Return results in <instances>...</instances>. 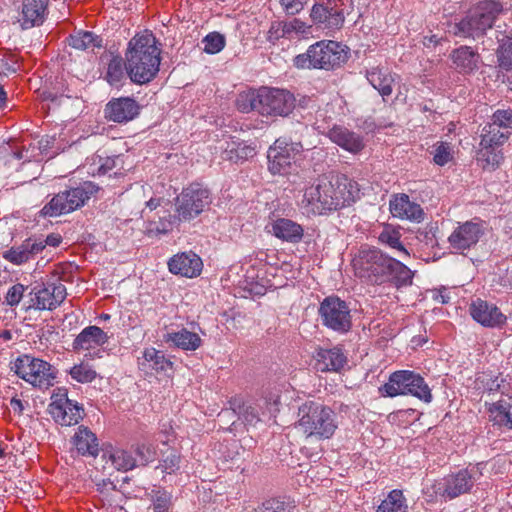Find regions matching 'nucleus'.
I'll list each match as a JSON object with an SVG mask.
<instances>
[{
    "label": "nucleus",
    "mask_w": 512,
    "mask_h": 512,
    "mask_svg": "<svg viewBox=\"0 0 512 512\" xmlns=\"http://www.w3.org/2000/svg\"><path fill=\"white\" fill-rule=\"evenodd\" d=\"M355 275L374 285L392 283L396 287L412 283V271L401 261L376 247L361 246L352 260Z\"/></svg>",
    "instance_id": "f257e3e1"
},
{
    "label": "nucleus",
    "mask_w": 512,
    "mask_h": 512,
    "mask_svg": "<svg viewBox=\"0 0 512 512\" xmlns=\"http://www.w3.org/2000/svg\"><path fill=\"white\" fill-rule=\"evenodd\" d=\"M358 192L357 183L345 175L322 178L316 185L306 188L302 208L307 214L326 215L349 206Z\"/></svg>",
    "instance_id": "f03ea898"
},
{
    "label": "nucleus",
    "mask_w": 512,
    "mask_h": 512,
    "mask_svg": "<svg viewBox=\"0 0 512 512\" xmlns=\"http://www.w3.org/2000/svg\"><path fill=\"white\" fill-rule=\"evenodd\" d=\"M152 33L134 36L126 52V71L132 82L147 84L159 72L160 49Z\"/></svg>",
    "instance_id": "7ed1b4c3"
},
{
    "label": "nucleus",
    "mask_w": 512,
    "mask_h": 512,
    "mask_svg": "<svg viewBox=\"0 0 512 512\" xmlns=\"http://www.w3.org/2000/svg\"><path fill=\"white\" fill-rule=\"evenodd\" d=\"M297 428L307 438L330 439L338 428L336 412L319 401L309 400L298 408Z\"/></svg>",
    "instance_id": "20e7f679"
},
{
    "label": "nucleus",
    "mask_w": 512,
    "mask_h": 512,
    "mask_svg": "<svg viewBox=\"0 0 512 512\" xmlns=\"http://www.w3.org/2000/svg\"><path fill=\"white\" fill-rule=\"evenodd\" d=\"M503 11L501 3L494 0L479 2L459 21L450 23L448 32L461 38H483Z\"/></svg>",
    "instance_id": "39448f33"
},
{
    "label": "nucleus",
    "mask_w": 512,
    "mask_h": 512,
    "mask_svg": "<svg viewBox=\"0 0 512 512\" xmlns=\"http://www.w3.org/2000/svg\"><path fill=\"white\" fill-rule=\"evenodd\" d=\"M348 60V48L333 40H321L297 55L293 64L298 69L334 70Z\"/></svg>",
    "instance_id": "423d86ee"
},
{
    "label": "nucleus",
    "mask_w": 512,
    "mask_h": 512,
    "mask_svg": "<svg viewBox=\"0 0 512 512\" xmlns=\"http://www.w3.org/2000/svg\"><path fill=\"white\" fill-rule=\"evenodd\" d=\"M99 189L95 183L84 181L75 187L60 191L41 209L40 214L44 217H57L71 213L83 207Z\"/></svg>",
    "instance_id": "0eeeda50"
},
{
    "label": "nucleus",
    "mask_w": 512,
    "mask_h": 512,
    "mask_svg": "<svg viewBox=\"0 0 512 512\" xmlns=\"http://www.w3.org/2000/svg\"><path fill=\"white\" fill-rule=\"evenodd\" d=\"M482 463L469 465L457 472L450 473L435 481L433 490L436 495L452 500L463 494L470 493L475 483L482 477Z\"/></svg>",
    "instance_id": "6e6552de"
},
{
    "label": "nucleus",
    "mask_w": 512,
    "mask_h": 512,
    "mask_svg": "<svg viewBox=\"0 0 512 512\" xmlns=\"http://www.w3.org/2000/svg\"><path fill=\"white\" fill-rule=\"evenodd\" d=\"M381 391L389 397L412 395L425 403H430L432 400L431 390L424 378L409 370L393 372Z\"/></svg>",
    "instance_id": "1a4fd4ad"
},
{
    "label": "nucleus",
    "mask_w": 512,
    "mask_h": 512,
    "mask_svg": "<svg viewBox=\"0 0 512 512\" xmlns=\"http://www.w3.org/2000/svg\"><path fill=\"white\" fill-rule=\"evenodd\" d=\"M212 202L210 191L201 184L193 183L175 199V213L182 222L191 221L199 216Z\"/></svg>",
    "instance_id": "9d476101"
},
{
    "label": "nucleus",
    "mask_w": 512,
    "mask_h": 512,
    "mask_svg": "<svg viewBox=\"0 0 512 512\" xmlns=\"http://www.w3.org/2000/svg\"><path fill=\"white\" fill-rule=\"evenodd\" d=\"M318 313L322 325L339 334L352 327V315L348 304L337 296H328L320 303Z\"/></svg>",
    "instance_id": "9b49d317"
},
{
    "label": "nucleus",
    "mask_w": 512,
    "mask_h": 512,
    "mask_svg": "<svg viewBox=\"0 0 512 512\" xmlns=\"http://www.w3.org/2000/svg\"><path fill=\"white\" fill-rule=\"evenodd\" d=\"M14 369L19 377L39 388H48L55 379V373L48 362L29 355L18 357Z\"/></svg>",
    "instance_id": "f8f14e48"
},
{
    "label": "nucleus",
    "mask_w": 512,
    "mask_h": 512,
    "mask_svg": "<svg viewBox=\"0 0 512 512\" xmlns=\"http://www.w3.org/2000/svg\"><path fill=\"white\" fill-rule=\"evenodd\" d=\"M303 150L300 142H287L286 139H277L268 150V168L272 174H288L296 156Z\"/></svg>",
    "instance_id": "ddd939ff"
},
{
    "label": "nucleus",
    "mask_w": 512,
    "mask_h": 512,
    "mask_svg": "<svg viewBox=\"0 0 512 512\" xmlns=\"http://www.w3.org/2000/svg\"><path fill=\"white\" fill-rule=\"evenodd\" d=\"M260 114L263 116H288L295 107V98L287 90L277 88L260 89Z\"/></svg>",
    "instance_id": "4468645a"
},
{
    "label": "nucleus",
    "mask_w": 512,
    "mask_h": 512,
    "mask_svg": "<svg viewBox=\"0 0 512 512\" xmlns=\"http://www.w3.org/2000/svg\"><path fill=\"white\" fill-rule=\"evenodd\" d=\"M344 3L341 0H325L313 5L312 21L325 29H340L344 24Z\"/></svg>",
    "instance_id": "2eb2a0df"
},
{
    "label": "nucleus",
    "mask_w": 512,
    "mask_h": 512,
    "mask_svg": "<svg viewBox=\"0 0 512 512\" xmlns=\"http://www.w3.org/2000/svg\"><path fill=\"white\" fill-rule=\"evenodd\" d=\"M483 235L484 227L481 223L466 221L453 230L448 242L452 250L464 254L466 250L474 247Z\"/></svg>",
    "instance_id": "dca6fc26"
},
{
    "label": "nucleus",
    "mask_w": 512,
    "mask_h": 512,
    "mask_svg": "<svg viewBox=\"0 0 512 512\" xmlns=\"http://www.w3.org/2000/svg\"><path fill=\"white\" fill-rule=\"evenodd\" d=\"M141 111L140 104L131 97L112 98L105 105L104 116L108 121L124 124L134 120Z\"/></svg>",
    "instance_id": "f3484780"
},
{
    "label": "nucleus",
    "mask_w": 512,
    "mask_h": 512,
    "mask_svg": "<svg viewBox=\"0 0 512 512\" xmlns=\"http://www.w3.org/2000/svg\"><path fill=\"white\" fill-rule=\"evenodd\" d=\"M469 312L477 323L488 328H500L507 321V317L495 304L480 298L472 301Z\"/></svg>",
    "instance_id": "a211bd4d"
},
{
    "label": "nucleus",
    "mask_w": 512,
    "mask_h": 512,
    "mask_svg": "<svg viewBox=\"0 0 512 512\" xmlns=\"http://www.w3.org/2000/svg\"><path fill=\"white\" fill-rule=\"evenodd\" d=\"M43 252L42 242L37 236H31L25 239L21 244L14 245L4 251L2 256L8 262L14 265H22Z\"/></svg>",
    "instance_id": "6ab92c4d"
},
{
    "label": "nucleus",
    "mask_w": 512,
    "mask_h": 512,
    "mask_svg": "<svg viewBox=\"0 0 512 512\" xmlns=\"http://www.w3.org/2000/svg\"><path fill=\"white\" fill-rule=\"evenodd\" d=\"M49 2L50 0H23L19 19L22 29L42 25L49 13Z\"/></svg>",
    "instance_id": "aec40b11"
},
{
    "label": "nucleus",
    "mask_w": 512,
    "mask_h": 512,
    "mask_svg": "<svg viewBox=\"0 0 512 512\" xmlns=\"http://www.w3.org/2000/svg\"><path fill=\"white\" fill-rule=\"evenodd\" d=\"M66 287L60 282L48 283L35 292L33 307L38 310H54L66 298Z\"/></svg>",
    "instance_id": "412c9836"
},
{
    "label": "nucleus",
    "mask_w": 512,
    "mask_h": 512,
    "mask_svg": "<svg viewBox=\"0 0 512 512\" xmlns=\"http://www.w3.org/2000/svg\"><path fill=\"white\" fill-rule=\"evenodd\" d=\"M169 271L187 278L198 276L203 267L201 258L195 253H180L174 255L168 262Z\"/></svg>",
    "instance_id": "4be33fe9"
},
{
    "label": "nucleus",
    "mask_w": 512,
    "mask_h": 512,
    "mask_svg": "<svg viewBox=\"0 0 512 512\" xmlns=\"http://www.w3.org/2000/svg\"><path fill=\"white\" fill-rule=\"evenodd\" d=\"M315 368L320 372H339L347 364V357L339 347L320 348L315 355Z\"/></svg>",
    "instance_id": "5701e85b"
},
{
    "label": "nucleus",
    "mask_w": 512,
    "mask_h": 512,
    "mask_svg": "<svg viewBox=\"0 0 512 512\" xmlns=\"http://www.w3.org/2000/svg\"><path fill=\"white\" fill-rule=\"evenodd\" d=\"M390 211L394 217L420 222L424 218V211L421 206L410 201L406 194L394 196L390 200Z\"/></svg>",
    "instance_id": "b1692460"
},
{
    "label": "nucleus",
    "mask_w": 512,
    "mask_h": 512,
    "mask_svg": "<svg viewBox=\"0 0 512 512\" xmlns=\"http://www.w3.org/2000/svg\"><path fill=\"white\" fill-rule=\"evenodd\" d=\"M327 136L333 143L353 154L359 153L365 146L361 135L343 126L335 125Z\"/></svg>",
    "instance_id": "393cba45"
},
{
    "label": "nucleus",
    "mask_w": 512,
    "mask_h": 512,
    "mask_svg": "<svg viewBox=\"0 0 512 512\" xmlns=\"http://www.w3.org/2000/svg\"><path fill=\"white\" fill-rule=\"evenodd\" d=\"M366 78L383 99L392 94L395 79L388 67L372 66L366 70Z\"/></svg>",
    "instance_id": "a878e982"
},
{
    "label": "nucleus",
    "mask_w": 512,
    "mask_h": 512,
    "mask_svg": "<svg viewBox=\"0 0 512 512\" xmlns=\"http://www.w3.org/2000/svg\"><path fill=\"white\" fill-rule=\"evenodd\" d=\"M138 365L146 373H149V371L167 373L173 368L171 360L166 358L162 351L156 350L153 347L146 348L143 351L142 358L138 359Z\"/></svg>",
    "instance_id": "bb28decb"
},
{
    "label": "nucleus",
    "mask_w": 512,
    "mask_h": 512,
    "mask_svg": "<svg viewBox=\"0 0 512 512\" xmlns=\"http://www.w3.org/2000/svg\"><path fill=\"white\" fill-rule=\"evenodd\" d=\"M455 69L462 74H470L478 69L480 55L470 46H460L450 55Z\"/></svg>",
    "instance_id": "cd10ccee"
},
{
    "label": "nucleus",
    "mask_w": 512,
    "mask_h": 512,
    "mask_svg": "<svg viewBox=\"0 0 512 512\" xmlns=\"http://www.w3.org/2000/svg\"><path fill=\"white\" fill-rule=\"evenodd\" d=\"M108 335L98 326H88L84 328L74 339V350H90L98 346H103L108 342Z\"/></svg>",
    "instance_id": "c85d7f7f"
},
{
    "label": "nucleus",
    "mask_w": 512,
    "mask_h": 512,
    "mask_svg": "<svg viewBox=\"0 0 512 512\" xmlns=\"http://www.w3.org/2000/svg\"><path fill=\"white\" fill-rule=\"evenodd\" d=\"M73 445L82 456L96 457L99 452V443L96 435L86 426H79L72 438Z\"/></svg>",
    "instance_id": "c756f323"
},
{
    "label": "nucleus",
    "mask_w": 512,
    "mask_h": 512,
    "mask_svg": "<svg viewBox=\"0 0 512 512\" xmlns=\"http://www.w3.org/2000/svg\"><path fill=\"white\" fill-rule=\"evenodd\" d=\"M271 231L275 237L291 243L300 242L304 233L301 225L286 218H280L274 221Z\"/></svg>",
    "instance_id": "7c9ffc66"
},
{
    "label": "nucleus",
    "mask_w": 512,
    "mask_h": 512,
    "mask_svg": "<svg viewBox=\"0 0 512 512\" xmlns=\"http://www.w3.org/2000/svg\"><path fill=\"white\" fill-rule=\"evenodd\" d=\"M164 341L166 343H172L174 347L186 351H195L202 344V340L199 335L187 330L186 328H183L178 332L166 333L164 335Z\"/></svg>",
    "instance_id": "2f4dec72"
},
{
    "label": "nucleus",
    "mask_w": 512,
    "mask_h": 512,
    "mask_svg": "<svg viewBox=\"0 0 512 512\" xmlns=\"http://www.w3.org/2000/svg\"><path fill=\"white\" fill-rule=\"evenodd\" d=\"M510 131L502 130L493 120L486 124L481 133L480 145L484 149H494L502 146L509 138Z\"/></svg>",
    "instance_id": "473e14b6"
},
{
    "label": "nucleus",
    "mask_w": 512,
    "mask_h": 512,
    "mask_svg": "<svg viewBox=\"0 0 512 512\" xmlns=\"http://www.w3.org/2000/svg\"><path fill=\"white\" fill-rule=\"evenodd\" d=\"M256 155L255 147L244 142H228L222 152V159L234 163L243 162Z\"/></svg>",
    "instance_id": "72a5a7b5"
},
{
    "label": "nucleus",
    "mask_w": 512,
    "mask_h": 512,
    "mask_svg": "<svg viewBox=\"0 0 512 512\" xmlns=\"http://www.w3.org/2000/svg\"><path fill=\"white\" fill-rule=\"evenodd\" d=\"M84 415V409L77 402L70 400V405H64L61 409L53 411L51 416L55 422L62 426L77 424Z\"/></svg>",
    "instance_id": "f704fd0d"
},
{
    "label": "nucleus",
    "mask_w": 512,
    "mask_h": 512,
    "mask_svg": "<svg viewBox=\"0 0 512 512\" xmlns=\"http://www.w3.org/2000/svg\"><path fill=\"white\" fill-rule=\"evenodd\" d=\"M376 512H408V502L403 491L399 489L390 491Z\"/></svg>",
    "instance_id": "c9c22d12"
},
{
    "label": "nucleus",
    "mask_w": 512,
    "mask_h": 512,
    "mask_svg": "<svg viewBox=\"0 0 512 512\" xmlns=\"http://www.w3.org/2000/svg\"><path fill=\"white\" fill-rule=\"evenodd\" d=\"M510 404L498 401L490 404L488 412L490 413V420L499 426H505L512 429V414L509 411Z\"/></svg>",
    "instance_id": "e433bc0d"
},
{
    "label": "nucleus",
    "mask_w": 512,
    "mask_h": 512,
    "mask_svg": "<svg viewBox=\"0 0 512 512\" xmlns=\"http://www.w3.org/2000/svg\"><path fill=\"white\" fill-rule=\"evenodd\" d=\"M260 90L258 91H244L238 94L235 105L242 113H249L250 111H257L260 114Z\"/></svg>",
    "instance_id": "4c0bfd02"
},
{
    "label": "nucleus",
    "mask_w": 512,
    "mask_h": 512,
    "mask_svg": "<svg viewBox=\"0 0 512 512\" xmlns=\"http://www.w3.org/2000/svg\"><path fill=\"white\" fill-rule=\"evenodd\" d=\"M102 40L92 32L78 31L70 36L69 44L71 47L78 50L94 49L101 47Z\"/></svg>",
    "instance_id": "58836bf2"
},
{
    "label": "nucleus",
    "mask_w": 512,
    "mask_h": 512,
    "mask_svg": "<svg viewBox=\"0 0 512 512\" xmlns=\"http://www.w3.org/2000/svg\"><path fill=\"white\" fill-rule=\"evenodd\" d=\"M400 238V232L390 226L385 227L378 237L379 241L382 244H385L390 248L397 250L401 258H407L409 257V253L406 250V248L402 245Z\"/></svg>",
    "instance_id": "ea45409f"
},
{
    "label": "nucleus",
    "mask_w": 512,
    "mask_h": 512,
    "mask_svg": "<svg viewBox=\"0 0 512 512\" xmlns=\"http://www.w3.org/2000/svg\"><path fill=\"white\" fill-rule=\"evenodd\" d=\"M126 75V62L119 56L113 57L108 63L105 79L110 85L118 86Z\"/></svg>",
    "instance_id": "a19ab883"
},
{
    "label": "nucleus",
    "mask_w": 512,
    "mask_h": 512,
    "mask_svg": "<svg viewBox=\"0 0 512 512\" xmlns=\"http://www.w3.org/2000/svg\"><path fill=\"white\" fill-rule=\"evenodd\" d=\"M109 460L117 470L128 471L137 467V459L131 451L115 449L109 453Z\"/></svg>",
    "instance_id": "79ce46f5"
},
{
    "label": "nucleus",
    "mask_w": 512,
    "mask_h": 512,
    "mask_svg": "<svg viewBox=\"0 0 512 512\" xmlns=\"http://www.w3.org/2000/svg\"><path fill=\"white\" fill-rule=\"evenodd\" d=\"M295 505L281 498H271L254 508L251 512H292Z\"/></svg>",
    "instance_id": "37998d69"
},
{
    "label": "nucleus",
    "mask_w": 512,
    "mask_h": 512,
    "mask_svg": "<svg viewBox=\"0 0 512 512\" xmlns=\"http://www.w3.org/2000/svg\"><path fill=\"white\" fill-rule=\"evenodd\" d=\"M154 512H168L171 507V494L164 489H153L150 493Z\"/></svg>",
    "instance_id": "c03bdc74"
},
{
    "label": "nucleus",
    "mask_w": 512,
    "mask_h": 512,
    "mask_svg": "<svg viewBox=\"0 0 512 512\" xmlns=\"http://www.w3.org/2000/svg\"><path fill=\"white\" fill-rule=\"evenodd\" d=\"M69 374L71 375L72 379L79 383H90L97 377L96 371L92 369L87 363L83 362L78 365H74L70 369Z\"/></svg>",
    "instance_id": "a18cd8bd"
},
{
    "label": "nucleus",
    "mask_w": 512,
    "mask_h": 512,
    "mask_svg": "<svg viewBox=\"0 0 512 512\" xmlns=\"http://www.w3.org/2000/svg\"><path fill=\"white\" fill-rule=\"evenodd\" d=\"M225 36L219 32H210L203 40V51L208 54L219 53L225 47Z\"/></svg>",
    "instance_id": "49530a36"
},
{
    "label": "nucleus",
    "mask_w": 512,
    "mask_h": 512,
    "mask_svg": "<svg viewBox=\"0 0 512 512\" xmlns=\"http://www.w3.org/2000/svg\"><path fill=\"white\" fill-rule=\"evenodd\" d=\"M283 27L285 29V35L287 39H293L299 35H306L310 33L311 26L298 18H294L290 21H283Z\"/></svg>",
    "instance_id": "de8ad7c7"
},
{
    "label": "nucleus",
    "mask_w": 512,
    "mask_h": 512,
    "mask_svg": "<svg viewBox=\"0 0 512 512\" xmlns=\"http://www.w3.org/2000/svg\"><path fill=\"white\" fill-rule=\"evenodd\" d=\"M43 96L45 100H49L52 103V107L55 109L56 107H65L68 108L70 106L79 105L78 97H72L69 95L54 93L52 91L43 92Z\"/></svg>",
    "instance_id": "09e8293b"
},
{
    "label": "nucleus",
    "mask_w": 512,
    "mask_h": 512,
    "mask_svg": "<svg viewBox=\"0 0 512 512\" xmlns=\"http://www.w3.org/2000/svg\"><path fill=\"white\" fill-rule=\"evenodd\" d=\"M453 158L450 144L447 142H440L435 146L433 152V161L439 166H444Z\"/></svg>",
    "instance_id": "8fccbe9b"
},
{
    "label": "nucleus",
    "mask_w": 512,
    "mask_h": 512,
    "mask_svg": "<svg viewBox=\"0 0 512 512\" xmlns=\"http://www.w3.org/2000/svg\"><path fill=\"white\" fill-rule=\"evenodd\" d=\"M134 453L136 454L137 466H146L155 459L156 455L154 448L147 444H138Z\"/></svg>",
    "instance_id": "3c124183"
},
{
    "label": "nucleus",
    "mask_w": 512,
    "mask_h": 512,
    "mask_svg": "<svg viewBox=\"0 0 512 512\" xmlns=\"http://www.w3.org/2000/svg\"><path fill=\"white\" fill-rule=\"evenodd\" d=\"M64 405H70V399L68 398V392L66 388H56L51 396V403L48 406L49 413L61 409Z\"/></svg>",
    "instance_id": "603ef678"
},
{
    "label": "nucleus",
    "mask_w": 512,
    "mask_h": 512,
    "mask_svg": "<svg viewBox=\"0 0 512 512\" xmlns=\"http://www.w3.org/2000/svg\"><path fill=\"white\" fill-rule=\"evenodd\" d=\"M502 130L510 131L512 129V110L511 109H498L491 117Z\"/></svg>",
    "instance_id": "864d4df0"
},
{
    "label": "nucleus",
    "mask_w": 512,
    "mask_h": 512,
    "mask_svg": "<svg viewBox=\"0 0 512 512\" xmlns=\"http://www.w3.org/2000/svg\"><path fill=\"white\" fill-rule=\"evenodd\" d=\"M500 67L505 70H512V39L503 43L498 52Z\"/></svg>",
    "instance_id": "5fc2aeb1"
},
{
    "label": "nucleus",
    "mask_w": 512,
    "mask_h": 512,
    "mask_svg": "<svg viewBox=\"0 0 512 512\" xmlns=\"http://www.w3.org/2000/svg\"><path fill=\"white\" fill-rule=\"evenodd\" d=\"M181 222L182 220H180L176 213L173 215L169 214L167 217L160 218L159 223L155 226V231L159 234H166Z\"/></svg>",
    "instance_id": "6e6d98bb"
},
{
    "label": "nucleus",
    "mask_w": 512,
    "mask_h": 512,
    "mask_svg": "<svg viewBox=\"0 0 512 512\" xmlns=\"http://www.w3.org/2000/svg\"><path fill=\"white\" fill-rule=\"evenodd\" d=\"M180 468V456L176 453L168 455L162 463L157 467L163 473L171 474Z\"/></svg>",
    "instance_id": "4d7b16f0"
},
{
    "label": "nucleus",
    "mask_w": 512,
    "mask_h": 512,
    "mask_svg": "<svg viewBox=\"0 0 512 512\" xmlns=\"http://www.w3.org/2000/svg\"><path fill=\"white\" fill-rule=\"evenodd\" d=\"M25 291L24 285L18 283L9 288L6 294V303L10 306L19 304Z\"/></svg>",
    "instance_id": "13d9d810"
},
{
    "label": "nucleus",
    "mask_w": 512,
    "mask_h": 512,
    "mask_svg": "<svg viewBox=\"0 0 512 512\" xmlns=\"http://www.w3.org/2000/svg\"><path fill=\"white\" fill-rule=\"evenodd\" d=\"M279 2L286 14L295 15L303 10L306 0H279Z\"/></svg>",
    "instance_id": "bf43d9fd"
},
{
    "label": "nucleus",
    "mask_w": 512,
    "mask_h": 512,
    "mask_svg": "<svg viewBox=\"0 0 512 512\" xmlns=\"http://www.w3.org/2000/svg\"><path fill=\"white\" fill-rule=\"evenodd\" d=\"M280 38H286L285 29L283 27V21L272 22L268 31V40L275 42Z\"/></svg>",
    "instance_id": "052dcab7"
},
{
    "label": "nucleus",
    "mask_w": 512,
    "mask_h": 512,
    "mask_svg": "<svg viewBox=\"0 0 512 512\" xmlns=\"http://www.w3.org/2000/svg\"><path fill=\"white\" fill-rule=\"evenodd\" d=\"M239 414H241L244 421L249 424H253L259 421L258 413L256 409L251 405L243 404L242 407H239Z\"/></svg>",
    "instance_id": "680f3d73"
},
{
    "label": "nucleus",
    "mask_w": 512,
    "mask_h": 512,
    "mask_svg": "<svg viewBox=\"0 0 512 512\" xmlns=\"http://www.w3.org/2000/svg\"><path fill=\"white\" fill-rule=\"evenodd\" d=\"M494 149H484L481 151V156L488 165L498 166L502 156L499 153H495Z\"/></svg>",
    "instance_id": "e2e57ef3"
},
{
    "label": "nucleus",
    "mask_w": 512,
    "mask_h": 512,
    "mask_svg": "<svg viewBox=\"0 0 512 512\" xmlns=\"http://www.w3.org/2000/svg\"><path fill=\"white\" fill-rule=\"evenodd\" d=\"M38 240L42 242L43 251L47 246L57 247L62 241V238L58 234H49L44 238L43 236H37Z\"/></svg>",
    "instance_id": "0e129e2a"
},
{
    "label": "nucleus",
    "mask_w": 512,
    "mask_h": 512,
    "mask_svg": "<svg viewBox=\"0 0 512 512\" xmlns=\"http://www.w3.org/2000/svg\"><path fill=\"white\" fill-rule=\"evenodd\" d=\"M449 299L450 297L442 291H436L433 293V300L438 303L446 304L449 302Z\"/></svg>",
    "instance_id": "69168bd1"
},
{
    "label": "nucleus",
    "mask_w": 512,
    "mask_h": 512,
    "mask_svg": "<svg viewBox=\"0 0 512 512\" xmlns=\"http://www.w3.org/2000/svg\"><path fill=\"white\" fill-rule=\"evenodd\" d=\"M10 406L14 412H17L19 414H21L23 411V403L20 399L12 398L10 400Z\"/></svg>",
    "instance_id": "338daca9"
},
{
    "label": "nucleus",
    "mask_w": 512,
    "mask_h": 512,
    "mask_svg": "<svg viewBox=\"0 0 512 512\" xmlns=\"http://www.w3.org/2000/svg\"><path fill=\"white\" fill-rule=\"evenodd\" d=\"M440 42V38L437 35L425 36L423 39V44L426 47H430L431 45H437Z\"/></svg>",
    "instance_id": "774afa93"
}]
</instances>
